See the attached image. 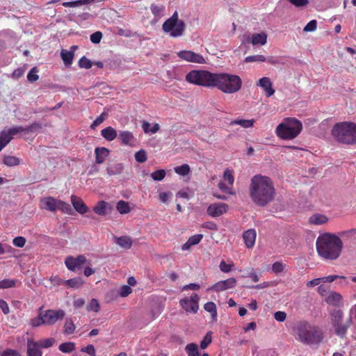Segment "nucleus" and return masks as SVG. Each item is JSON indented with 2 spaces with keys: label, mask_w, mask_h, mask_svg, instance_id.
<instances>
[{
  "label": "nucleus",
  "mask_w": 356,
  "mask_h": 356,
  "mask_svg": "<svg viewBox=\"0 0 356 356\" xmlns=\"http://www.w3.org/2000/svg\"><path fill=\"white\" fill-rule=\"evenodd\" d=\"M166 175L165 170H156L151 174V177L154 181H161L163 180Z\"/></svg>",
  "instance_id": "a18cd8bd"
},
{
  "label": "nucleus",
  "mask_w": 356,
  "mask_h": 356,
  "mask_svg": "<svg viewBox=\"0 0 356 356\" xmlns=\"http://www.w3.org/2000/svg\"><path fill=\"white\" fill-rule=\"evenodd\" d=\"M135 159L139 163H144L147 161V153L144 149H140L135 153Z\"/></svg>",
  "instance_id": "3c124183"
},
{
  "label": "nucleus",
  "mask_w": 356,
  "mask_h": 356,
  "mask_svg": "<svg viewBox=\"0 0 356 356\" xmlns=\"http://www.w3.org/2000/svg\"><path fill=\"white\" fill-rule=\"evenodd\" d=\"M248 43H250L253 45H264L267 42L266 33L262 32L261 33L250 34L246 38Z\"/></svg>",
  "instance_id": "a211bd4d"
},
{
  "label": "nucleus",
  "mask_w": 356,
  "mask_h": 356,
  "mask_svg": "<svg viewBox=\"0 0 356 356\" xmlns=\"http://www.w3.org/2000/svg\"><path fill=\"white\" fill-rule=\"evenodd\" d=\"M216 73L207 70H191L186 76V81L197 86L213 88Z\"/></svg>",
  "instance_id": "6e6552de"
},
{
  "label": "nucleus",
  "mask_w": 356,
  "mask_h": 356,
  "mask_svg": "<svg viewBox=\"0 0 356 356\" xmlns=\"http://www.w3.org/2000/svg\"><path fill=\"white\" fill-rule=\"evenodd\" d=\"M257 86H260L267 97H270L274 95L275 90L273 88V83L268 77L261 78Z\"/></svg>",
  "instance_id": "f3484780"
},
{
  "label": "nucleus",
  "mask_w": 356,
  "mask_h": 356,
  "mask_svg": "<svg viewBox=\"0 0 356 356\" xmlns=\"http://www.w3.org/2000/svg\"><path fill=\"white\" fill-rule=\"evenodd\" d=\"M256 231L250 229L244 232L243 237L245 244L248 248H251L254 246L256 239Z\"/></svg>",
  "instance_id": "412c9836"
},
{
  "label": "nucleus",
  "mask_w": 356,
  "mask_h": 356,
  "mask_svg": "<svg viewBox=\"0 0 356 356\" xmlns=\"http://www.w3.org/2000/svg\"><path fill=\"white\" fill-rule=\"evenodd\" d=\"M186 25L184 21L179 20L177 11L164 22L162 29L165 33H169L172 38H178L184 34Z\"/></svg>",
  "instance_id": "1a4fd4ad"
},
{
  "label": "nucleus",
  "mask_w": 356,
  "mask_h": 356,
  "mask_svg": "<svg viewBox=\"0 0 356 356\" xmlns=\"http://www.w3.org/2000/svg\"><path fill=\"white\" fill-rule=\"evenodd\" d=\"M27 354L28 356H42L41 348L38 345V343L28 341Z\"/></svg>",
  "instance_id": "b1692460"
},
{
  "label": "nucleus",
  "mask_w": 356,
  "mask_h": 356,
  "mask_svg": "<svg viewBox=\"0 0 356 356\" xmlns=\"http://www.w3.org/2000/svg\"><path fill=\"white\" fill-rule=\"evenodd\" d=\"M3 163L8 166L13 167L20 163L19 158L13 156H5L3 158Z\"/></svg>",
  "instance_id": "e433bc0d"
},
{
  "label": "nucleus",
  "mask_w": 356,
  "mask_h": 356,
  "mask_svg": "<svg viewBox=\"0 0 356 356\" xmlns=\"http://www.w3.org/2000/svg\"><path fill=\"white\" fill-rule=\"evenodd\" d=\"M17 284H20V282L17 280L4 279L0 281V289L13 288Z\"/></svg>",
  "instance_id": "473e14b6"
},
{
  "label": "nucleus",
  "mask_w": 356,
  "mask_h": 356,
  "mask_svg": "<svg viewBox=\"0 0 356 356\" xmlns=\"http://www.w3.org/2000/svg\"><path fill=\"white\" fill-rule=\"evenodd\" d=\"M55 342V339L53 338H48L42 340H40L37 343H38V345L40 347L42 348H49L53 346V344Z\"/></svg>",
  "instance_id": "864d4df0"
},
{
  "label": "nucleus",
  "mask_w": 356,
  "mask_h": 356,
  "mask_svg": "<svg viewBox=\"0 0 356 356\" xmlns=\"http://www.w3.org/2000/svg\"><path fill=\"white\" fill-rule=\"evenodd\" d=\"M42 307L39 309V314L37 317L31 320V325L33 327H38L41 325H44V320L43 316Z\"/></svg>",
  "instance_id": "f704fd0d"
},
{
  "label": "nucleus",
  "mask_w": 356,
  "mask_h": 356,
  "mask_svg": "<svg viewBox=\"0 0 356 356\" xmlns=\"http://www.w3.org/2000/svg\"><path fill=\"white\" fill-rule=\"evenodd\" d=\"M242 80L239 76L228 73H216L213 87L226 94H233L241 90Z\"/></svg>",
  "instance_id": "20e7f679"
},
{
  "label": "nucleus",
  "mask_w": 356,
  "mask_h": 356,
  "mask_svg": "<svg viewBox=\"0 0 356 356\" xmlns=\"http://www.w3.org/2000/svg\"><path fill=\"white\" fill-rule=\"evenodd\" d=\"M116 209L121 214H125L130 211L129 204L124 200H120L117 203Z\"/></svg>",
  "instance_id": "c9c22d12"
},
{
  "label": "nucleus",
  "mask_w": 356,
  "mask_h": 356,
  "mask_svg": "<svg viewBox=\"0 0 356 356\" xmlns=\"http://www.w3.org/2000/svg\"><path fill=\"white\" fill-rule=\"evenodd\" d=\"M92 65V62L86 56L81 57L79 61V66L81 68L90 69Z\"/></svg>",
  "instance_id": "5fc2aeb1"
},
{
  "label": "nucleus",
  "mask_w": 356,
  "mask_h": 356,
  "mask_svg": "<svg viewBox=\"0 0 356 356\" xmlns=\"http://www.w3.org/2000/svg\"><path fill=\"white\" fill-rule=\"evenodd\" d=\"M328 220L325 215L315 213L309 218V222H327Z\"/></svg>",
  "instance_id": "79ce46f5"
},
{
  "label": "nucleus",
  "mask_w": 356,
  "mask_h": 356,
  "mask_svg": "<svg viewBox=\"0 0 356 356\" xmlns=\"http://www.w3.org/2000/svg\"><path fill=\"white\" fill-rule=\"evenodd\" d=\"M65 315V313L62 309L46 310V311L43 312L44 325H54L58 321L62 320L64 318Z\"/></svg>",
  "instance_id": "f8f14e48"
},
{
  "label": "nucleus",
  "mask_w": 356,
  "mask_h": 356,
  "mask_svg": "<svg viewBox=\"0 0 356 356\" xmlns=\"http://www.w3.org/2000/svg\"><path fill=\"white\" fill-rule=\"evenodd\" d=\"M102 38V33L100 31H96L91 34L90 41L94 44H98L100 42Z\"/></svg>",
  "instance_id": "69168bd1"
},
{
  "label": "nucleus",
  "mask_w": 356,
  "mask_h": 356,
  "mask_svg": "<svg viewBox=\"0 0 356 356\" xmlns=\"http://www.w3.org/2000/svg\"><path fill=\"white\" fill-rule=\"evenodd\" d=\"M60 56L66 66H70L72 65L74 58L73 51L62 49L60 52Z\"/></svg>",
  "instance_id": "c756f323"
},
{
  "label": "nucleus",
  "mask_w": 356,
  "mask_h": 356,
  "mask_svg": "<svg viewBox=\"0 0 356 356\" xmlns=\"http://www.w3.org/2000/svg\"><path fill=\"white\" fill-rule=\"evenodd\" d=\"M249 193L252 201L260 207H265L273 202L276 194L271 179L261 175H256L252 177Z\"/></svg>",
  "instance_id": "f257e3e1"
},
{
  "label": "nucleus",
  "mask_w": 356,
  "mask_h": 356,
  "mask_svg": "<svg viewBox=\"0 0 356 356\" xmlns=\"http://www.w3.org/2000/svg\"><path fill=\"white\" fill-rule=\"evenodd\" d=\"M177 56L187 62L198 64H205V58L200 54L190 50H182L177 53Z\"/></svg>",
  "instance_id": "9b49d317"
},
{
  "label": "nucleus",
  "mask_w": 356,
  "mask_h": 356,
  "mask_svg": "<svg viewBox=\"0 0 356 356\" xmlns=\"http://www.w3.org/2000/svg\"><path fill=\"white\" fill-rule=\"evenodd\" d=\"M74 349L75 343L73 342H65L59 346V350L64 353H72Z\"/></svg>",
  "instance_id": "4c0bfd02"
},
{
  "label": "nucleus",
  "mask_w": 356,
  "mask_h": 356,
  "mask_svg": "<svg viewBox=\"0 0 356 356\" xmlns=\"http://www.w3.org/2000/svg\"><path fill=\"white\" fill-rule=\"evenodd\" d=\"M243 277H251L252 280L254 282H257L259 280V275L257 274V273L255 272L254 269L252 268H248L247 270V273L246 275H242Z\"/></svg>",
  "instance_id": "4d7b16f0"
},
{
  "label": "nucleus",
  "mask_w": 356,
  "mask_h": 356,
  "mask_svg": "<svg viewBox=\"0 0 356 356\" xmlns=\"http://www.w3.org/2000/svg\"><path fill=\"white\" fill-rule=\"evenodd\" d=\"M296 339L306 345H318L323 339L321 328L307 321H299L295 327Z\"/></svg>",
  "instance_id": "7ed1b4c3"
},
{
  "label": "nucleus",
  "mask_w": 356,
  "mask_h": 356,
  "mask_svg": "<svg viewBox=\"0 0 356 356\" xmlns=\"http://www.w3.org/2000/svg\"><path fill=\"white\" fill-rule=\"evenodd\" d=\"M106 118V113H102L99 116H98L90 125L91 129H95L97 126L102 124Z\"/></svg>",
  "instance_id": "13d9d810"
},
{
  "label": "nucleus",
  "mask_w": 356,
  "mask_h": 356,
  "mask_svg": "<svg viewBox=\"0 0 356 356\" xmlns=\"http://www.w3.org/2000/svg\"><path fill=\"white\" fill-rule=\"evenodd\" d=\"M317 28V22L315 19L311 20L307 23V24L304 27L303 31L305 32H312L314 31Z\"/></svg>",
  "instance_id": "680f3d73"
},
{
  "label": "nucleus",
  "mask_w": 356,
  "mask_h": 356,
  "mask_svg": "<svg viewBox=\"0 0 356 356\" xmlns=\"http://www.w3.org/2000/svg\"><path fill=\"white\" fill-rule=\"evenodd\" d=\"M236 280L234 277L227 279L225 280H221L208 289V291H213L216 292H220L227 289H233L236 286Z\"/></svg>",
  "instance_id": "4468645a"
},
{
  "label": "nucleus",
  "mask_w": 356,
  "mask_h": 356,
  "mask_svg": "<svg viewBox=\"0 0 356 356\" xmlns=\"http://www.w3.org/2000/svg\"><path fill=\"white\" fill-rule=\"evenodd\" d=\"M218 188L224 193L229 195H234V192L232 190V186H229V184L227 185L223 181H220L218 183Z\"/></svg>",
  "instance_id": "6e6d98bb"
},
{
  "label": "nucleus",
  "mask_w": 356,
  "mask_h": 356,
  "mask_svg": "<svg viewBox=\"0 0 356 356\" xmlns=\"http://www.w3.org/2000/svg\"><path fill=\"white\" fill-rule=\"evenodd\" d=\"M202 234H195L191 236L188 240L182 245L181 249L183 250H189L193 245L198 244L202 239Z\"/></svg>",
  "instance_id": "bb28decb"
},
{
  "label": "nucleus",
  "mask_w": 356,
  "mask_h": 356,
  "mask_svg": "<svg viewBox=\"0 0 356 356\" xmlns=\"http://www.w3.org/2000/svg\"><path fill=\"white\" fill-rule=\"evenodd\" d=\"M13 139L8 131H1L0 134V145L3 147Z\"/></svg>",
  "instance_id": "c03bdc74"
},
{
  "label": "nucleus",
  "mask_w": 356,
  "mask_h": 356,
  "mask_svg": "<svg viewBox=\"0 0 356 356\" xmlns=\"http://www.w3.org/2000/svg\"><path fill=\"white\" fill-rule=\"evenodd\" d=\"M102 136L108 141L113 140L117 136V131L112 127H107L101 131Z\"/></svg>",
  "instance_id": "a878e982"
},
{
  "label": "nucleus",
  "mask_w": 356,
  "mask_h": 356,
  "mask_svg": "<svg viewBox=\"0 0 356 356\" xmlns=\"http://www.w3.org/2000/svg\"><path fill=\"white\" fill-rule=\"evenodd\" d=\"M199 296L197 293H193L189 298L181 299L179 304L187 313L196 314L199 309Z\"/></svg>",
  "instance_id": "9d476101"
},
{
  "label": "nucleus",
  "mask_w": 356,
  "mask_h": 356,
  "mask_svg": "<svg viewBox=\"0 0 356 356\" xmlns=\"http://www.w3.org/2000/svg\"><path fill=\"white\" fill-rule=\"evenodd\" d=\"M38 72L37 68L33 67L27 75L28 81L30 82H34L38 80L39 76L36 74Z\"/></svg>",
  "instance_id": "052dcab7"
},
{
  "label": "nucleus",
  "mask_w": 356,
  "mask_h": 356,
  "mask_svg": "<svg viewBox=\"0 0 356 356\" xmlns=\"http://www.w3.org/2000/svg\"><path fill=\"white\" fill-rule=\"evenodd\" d=\"M13 243L16 247L22 248L26 243V239L23 236H17L13 239Z\"/></svg>",
  "instance_id": "338daca9"
},
{
  "label": "nucleus",
  "mask_w": 356,
  "mask_h": 356,
  "mask_svg": "<svg viewBox=\"0 0 356 356\" xmlns=\"http://www.w3.org/2000/svg\"><path fill=\"white\" fill-rule=\"evenodd\" d=\"M174 170L177 174L181 176L187 175L191 171L190 166L188 164H183L180 166L175 167Z\"/></svg>",
  "instance_id": "37998d69"
},
{
  "label": "nucleus",
  "mask_w": 356,
  "mask_h": 356,
  "mask_svg": "<svg viewBox=\"0 0 356 356\" xmlns=\"http://www.w3.org/2000/svg\"><path fill=\"white\" fill-rule=\"evenodd\" d=\"M150 10L154 17L159 19L163 15L165 6L153 3L150 6Z\"/></svg>",
  "instance_id": "2f4dec72"
},
{
  "label": "nucleus",
  "mask_w": 356,
  "mask_h": 356,
  "mask_svg": "<svg viewBox=\"0 0 356 356\" xmlns=\"http://www.w3.org/2000/svg\"><path fill=\"white\" fill-rule=\"evenodd\" d=\"M245 61L247 63L250 62H265L266 61V58L263 55H254V56H249L245 58Z\"/></svg>",
  "instance_id": "8fccbe9b"
},
{
  "label": "nucleus",
  "mask_w": 356,
  "mask_h": 356,
  "mask_svg": "<svg viewBox=\"0 0 356 356\" xmlns=\"http://www.w3.org/2000/svg\"><path fill=\"white\" fill-rule=\"evenodd\" d=\"M59 200L51 196L44 197L40 199L39 207L41 209L47 210L51 212L57 211V207Z\"/></svg>",
  "instance_id": "2eb2a0df"
},
{
  "label": "nucleus",
  "mask_w": 356,
  "mask_h": 356,
  "mask_svg": "<svg viewBox=\"0 0 356 356\" xmlns=\"http://www.w3.org/2000/svg\"><path fill=\"white\" fill-rule=\"evenodd\" d=\"M325 301L329 305L339 306L342 304V296L337 292L331 291L328 293Z\"/></svg>",
  "instance_id": "5701e85b"
},
{
  "label": "nucleus",
  "mask_w": 356,
  "mask_h": 356,
  "mask_svg": "<svg viewBox=\"0 0 356 356\" xmlns=\"http://www.w3.org/2000/svg\"><path fill=\"white\" fill-rule=\"evenodd\" d=\"M186 350L188 356H200L197 346L195 343H190L186 346Z\"/></svg>",
  "instance_id": "49530a36"
},
{
  "label": "nucleus",
  "mask_w": 356,
  "mask_h": 356,
  "mask_svg": "<svg viewBox=\"0 0 356 356\" xmlns=\"http://www.w3.org/2000/svg\"><path fill=\"white\" fill-rule=\"evenodd\" d=\"M330 319L334 333L341 339L346 338L348 330L353 324L352 316L345 318L341 309H333L330 312Z\"/></svg>",
  "instance_id": "423d86ee"
},
{
  "label": "nucleus",
  "mask_w": 356,
  "mask_h": 356,
  "mask_svg": "<svg viewBox=\"0 0 356 356\" xmlns=\"http://www.w3.org/2000/svg\"><path fill=\"white\" fill-rule=\"evenodd\" d=\"M65 333L67 334H72L75 330V325L72 319H67L65 324Z\"/></svg>",
  "instance_id": "09e8293b"
},
{
  "label": "nucleus",
  "mask_w": 356,
  "mask_h": 356,
  "mask_svg": "<svg viewBox=\"0 0 356 356\" xmlns=\"http://www.w3.org/2000/svg\"><path fill=\"white\" fill-rule=\"evenodd\" d=\"M71 202L74 209L81 214H84L89 211V208L83 200L76 195H72L71 196Z\"/></svg>",
  "instance_id": "6ab92c4d"
},
{
  "label": "nucleus",
  "mask_w": 356,
  "mask_h": 356,
  "mask_svg": "<svg viewBox=\"0 0 356 356\" xmlns=\"http://www.w3.org/2000/svg\"><path fill=\"white\" fill-rule=\"evenodd\" d=\"M111 209V207L109 203L102 200L97 203L93 207V211L99 216L106 215Z\"/></svg>",
  "instance_id": "aec40b11"
},
{
  "label": "nucleus",
  "mask_w": 356,
  "mask_h": 356,
  "mask_svg": "<svg viewBox=\"0 0 356 356\" xmlns=\"http://www.w3.org/2000/svg\"><path fill=\"white\" fill-rule=\"evenodd\" d=\"M114 241L119 246L127 250L130 249L133 243L131 238L127 236H114Z\"/></svg>",
  "instance_id": "393cba45"
},
{
  "label": "nucleus",
  "mask_w": 356,
  "mask_h": 356,
  "mask_svg": "<svg viewBox=\"0 0 356 356\" xmlns=\"http://www.w3.org/2000/svg\"><path fill=\"white\" fill-rule=\"evenodd\" d=\"M65 264L69 270L75 271L81 269L84 264H89V262H88L85 256L79 255L77 257H67L65 259Z\"/></svg>",
  "instance_id": "ddd939ff"
},
{
  "label": "nucleus",
  "mask_w": 356,
  "mask_h": 356,
  "mask_svg": "<svg viewBox=\"0 0 356 356\" xmlns=\"http://www.w3.org/2000/svg\"><path fill=\"white\" fill-rule=\"evenodd\" d=\"M284 266L280 261H276L272 265V270L276 273H280L284 271Z\"/></svg>",
  "instance_id": "e2e57ef3"
},
{
  "label": "nucleus",
  "mask_w": 356,
  "mask_h": 356,
  "mask_svg": "<svg viewBox=\"0 0 356 356\" xmlns=\"http://www.w3.org/2000/svg\"><path fill=\"white\" fill-rule=\"evenodd\" d=\"M109 152V149L106 147H96L95 149L96 163L101 164L104 163L108 156Z\"/></svg>",
  "instance_id": "4be33fe9"
},
{
  "label": "nucleus",
  "mask_w": 356,
  "mask_h": 356,
  "mask_svg": "<svg viewBox=\"0 0 356 356\" xmlns=\"http://www.w3.org/2000/svg\"><path fill=\"white\" fill-rule=\"evenodd\" d=\"M233 266V262H232L231 264H226L225 261H221V262L220 263L219 268L222 272L229 273L231 271Z\"/></svg>",
  "instance_id": "0e129e2a"
},
{
  "label": "nucleus",
  "mask_w": 356,
  "mask_h": 356,
  "mask_svg": "<svg viewBox=\"0 0 356 356\" xmlns=\"http://www.w3.org/2000/svg\"><path fill=\"white\" fill-rule=\"evenodd\" d=\"M118 138L123 145H131V142L133 141L134 137L130 131H122L120 132Z\"/></svg>",
  "instance_id": "cd10ccee"
},
{
  "label": "nucleus",
  "mask_w": 356,
  "mask_h": 356,
  "mask_svg": "<svg viewBox=\"0 0 356 356\" xmlns=\"http://www.w3.org/2000/svg\"><path fill=\"white\" fill-rule=\"evenodd\" d=\"M316 248L317 254L321 259L325 261H335L341 254L343 242L339 236L325 233L317 238Z\"/></svg>",
  "instance_id": "f03ea898"
},
{
  "label": "nucleus",
  "mask_w": 356,
  "mask_h": 356,
  "mask_svg": "<svg viewBox=\"0 0 356 356\" xmlns=\"http://www.w3.org/2000/svg\"><path fill=\"white\" fill-rule=\"evenodd\" d=\"M123 170V165L122 163H116L115 165L108 167L107 172L109 175H115L120 174Z\"/></svg>",
  "instance_id": "ea45409f"
},
{
  "label": "nucleus",
  "mask_w": 356,
  "mask_h": 356,
  "mask_svg": "<svg viewBox=\"0 0 356 356\" xmlns=\"http://www.w3.org/2000/svg\"><path fill=\"white\" fill-rule=\"evenodd\" d=\"M88 311H93L95 312H99V304L96 299H92L90 302L87 305Z\"/></svg>",
  "instance_id": "bf43d9fd"
},
{
  "label": "nucleus",
  "mask_w": 356,
  "mask_h": 356,
  "mask_svg": "<svg viewBox=\"0 0 356 356\" xmlns=\"http://www.w3.org/2000/svg\"><path fill=\"white\" fill-rule=\"evenodd\" d=\"M255 122L254 119L251 120H243V119H236L230 122L229 125L234 126L236 124L240 125L243 128H250L252 127Z\"/></svg>",
  "instance_id": "c85d7f7f"
},
{
  "label": "nucleus",
  "mask_w": 356,
  "mask_h": 356,
  "mask_svg": "<svg viewBox=\"0 0 356 356\" xmlns=\"http://www.w3.org/2000/svg\"><path fill=\"white\" fill-rule=\"evenodd\" d=\"M142 127L145 133L151 132L152 134L156 133L159 130L160 127L159 124L157 123H155L151 127V124L147 122H143Z\"/></svg>",
  "instance_id": "58836bf2"
},
{
  "label": "nucleus",
  "mask_w": 356,
  "mask_h": 356,
  "mask_svg": "<svg viewBox=\"0 0 356 356\" xmlns=\"http://www.w3.org/2000/svg\"><path fill=\"white\" fill-rule=\"evenodd\" d=\"M332 136L343 144H356V124L343 122L334 124L332 129Z\"/></svg>",
  "instance_id": "39448f33"
},
{
  "label": "nucleus",
  "mask_w": 356,
  "mask_h": 356,
  "mask_svg": "<svg viewBox=\"0 0 356 356\" xmlns=\"http://www.w3.org/2000/svg\"><path fill=\"white\" fill-rule=\"evenodd\" d=\"M65 284L67 285L69 287L79 289L83 285V281L81 277H75L65 280Z\"/></svg>",
  "instance_id": "72a5a7b5"
},
{
  "label": "nucleus",
  "mask_w": 356,
  "mask_h": 356,
  "mask_svg": "<svg viewBox=\"0 0 356 356\" xmlns=\"http://www.w3.org/2000/svg\"><path fill=\"white\" fill-rule=\"evenodd\" d=\"M302 129V122L293 118H286L276 127L277 136L284 140H293Z\"/></svg>",
  "instance_id": "0eeeda50"
},
{
  "label": "nucleus",
  "mask_w": 356,
  "mask_h": 356,
  "mask_svg": "<svg viewBox=\"0 0 356 356\" xmlns=\"http://www.w3.org/2000/svg\"><path fill=\"white\" fill-rule=\"evenodd\" d=\"M212 337H211V332H208L203 339L200 342V347L202 349H205L209 343H211Z\"/></svg>",
  "instance_id": "603ef678"
},
{
  "label": "nucleus",
  "mask_w": 356,
  "mask_h": 356,
  "mask_svg": "<svg viewBox=\"0 0 356 356\" xmlns=\"http://www.w3.org/2000/svg\"><path fill=\"white\" fill-rule=\"evenodd\" d=\"M57 210H60L63 213L70 214L72 212V209L70 204L59 200Z\"/></svg>",
  "instance_id": "a19ab883"
},
{
  "label": "nucleus",
  "mask_w": 356,
  "mask_h": 356,
  "mask_svg": "<svg viewBox=\"0 0 356 356\" xmlns=\"http://www.w3.org/2000/svg\"><path fill=\"white\" fill-rule=\"evenodd\" d=\"M42 128V125L38 122H33V124L25 127V132L29 133L33 132L34 131L40 129Z\"/></svg>",
  "instance_id": "774afa93"
},
{
  "label": "nucleus",
  "mask_w": 356,
  "mask_h": 356,
  "mask_svg": "<svg viewBox=\"0 0 356 356\" xmlns=\"http://www.w3.org/2000/svg\"><path fill=\"white\" fill-rule=\"evenodd\" d=\"M227 207L225 203H214L209 206L207 213L212 217H218L225 213Z\"/></svg>",
  "instance_id": "dca6fc26"
},
{
  "label": "nucleus",
  "mask_w": 356,
  "mask_h": 356,
  "mask_svg": "<svg viewBox=\"0 0 356 356\" xmlns=\"http://www.w3.org/2000/svg\"><path fill=\"white\" fill-rule=\"evenodd\" d=\"M223 179L225 181L228 182V184L231 186H233L234 181V177L233 176L232 171L229 169H226L224 172Z\"/></svg>",
  "instance_id": "de8ad7c7"
},
{
  "label": "nucleus",
  "mask_w": 356,
  "mask_h": 356,
  "mask_svg": "<svg viewBox=\"0 0 356 356\" xmlns=\"http://www.w3.org/2000/svg\"><path fill=\"white\" fill-rule=\"evenodd\" d=\"M204 309L211 314L213 321H216L218 313L216 304L213 302H208L204 304Z\"/></svg>",
  "instance_id": "7c9ffc66"
}]
</instances>
